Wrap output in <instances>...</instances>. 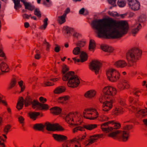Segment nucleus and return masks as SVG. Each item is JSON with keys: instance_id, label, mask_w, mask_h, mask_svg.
<instances>
[{"instance_id": "44", "label": "nucleus", "mask_w": 147, "mask_h": 147, "mask_svg": "<svg viewBox=\"0 0 147 147\" xmlns=\"http://www.w3.org/2000/svg\"><path fill=\"white\" fill-rule=\"evenodd\" d=\"M86 44V42L84 40L79 41L76 44V45L80 47H82L84 46Z\"/></svg>"}, {"instance_id": "58", "label": "nucleus", "mask_w": 147, "mask_h": 147, "mask_svg": "<svg viewBox=\"0 0 147 147\" xmlns=\"http://www.w3.org/2000/svg\"><path fill=\"white\" fill-rule=\"evenodd\" d=\"M100 120L102 121H106L108 120L109 118L106 116L103 115L100 117Z\"/></svg>"}, {"instance_id": "49", "label": "nucleus", "mask_w": 147, "mask_h": 147, "mask_svg": "<svg viewBox=\"0 0 147 147\" xmlns=\"http://www.w3.org/2000/svg\"><path fill=\"white\" fill-rule=\"evenodd\" d=\"M132 92L134 94L137 96H139L140 93L139 90L137 89H134L133 90Z\"/></svg>"}, {"instance_id": "30", "label": "nucleus", "mask_w": 147, "mask_h": 147, "mask_svg": "<svg viewBox=\"0 0 147 147\" xmlns=\"http://www.w3.org/2000/svg\"><path fill=\"white\" fill-rule=\"evenodd\" d=\"M124 111L123 108L121 107L118 106L116 107L114 111V114L116 115H118L122 114Z\"/></svg>"}, {"instance_id": "25", "label": "nucleus", "mask_w": 147, "mask_h": 147, "mask_svg": "<svg viewBox=\"0 0 147 147\" xmlns=\"http://www.w3.org/2000/svg\"><path fill=\"white\" fill-rule=\"evenodd\" d=\"M0 69L2 72H6L9 71V68L7 65L4 62L0 64Z\"/></svg>"}, {"instance_id": "38", "label": "nucleus", "mask_w": 147, "mask_h": 147, "mask_svg": "<svg viewBox=\"0 0 147 147\" xmlns=\"http://www.w3.org/2000/svg\"><path fill=\"white\" fill-rule=\"evenodd\" d=\"M14 3V8L16 9L20 8L21 6L20 4V1H21V0H12Z\"/></svg>"}, {"instance_id": "27", "label": "nucleus", "mask_w": 147, "mask_h": 147, "mask_svg": "<svg viewBox=\"0 0 147 147\" xmlns=\"http://www.w3.org/2000/svg\"><path fill=\"white\" fill-rule=\"evenodd\" d=\"M101 48L103 51L108 53H112L113 51V49L111 47L106 45H102Z\"/></svg>"}, {"instance_id": "22", "label": "nucleus", "mask_w": 147, "mask_h": 147, "mask_svg": "<svg viewBox=\"0 0 147 147\" xmlns=\"http://www.w3.org/2000/svg\"><path fill=\"white\" fill-rule=\"evenodd\" d=\"M73 31V28L67 26H64L63 28V32L67 36H70Z\"/></svg>"}, {"instance_id": "56", "label": "nucleus", "mask_w": 147, "mask_h": 147, "mask_svg": "<svg viewBox=\"0 0 147 147\" xmlns=\"http://www.w3.org/2000/svg\"><path fill=\"white\" fill-rule=\"evenodd\" d=\"M44 84L45 86H53L54 84L53 83H51L48 81H45L44 82Z\"/></svg>"}, {"instance_id": "36", "label": "nucleus", "mask_w": 147, "mask_h": 147, "mask_svg": "<svg viewBox=\"0 0 147 147\" xmlns=\"http://www.w3.org/2000/svg\"><path fill=\"white\" fill-rule=\"evenodd\" d=\"M69 98V97L68 96H66L63 97H61L58 99V101L59 102L63 103H64L67 101Z\"/></svg>"}, {"instance_id": "37", "label": "nucleus", "mask_w": 147, "mask_h": 147, "mask_svg": "<svg viewBox=\"0 0 147 147\" xmlns=\"http://www.w3.org/2000/svg\"><path fill=\"white\" fill-rule=\"evenodd\" d=\"M84 127L85 129L88 130H91L96 127L97 125L95 124H89L84 125Z\"/></svg>"}, {"instance_id": "59", "label": "nucleus", "mask_w": 147, "mask_h": 147, "mask_svg": "<svg viewBox=\"0 0 147 147\" xmlns=\"http://www.w3.org/2000/svg\"><path fill=\"white\" fill-rule=\"evenodd\" d=\"M127 14V13H125L119 14H118V17L119 18H123L125 17L126 16Z\"/></svg>"}, {"instance_id": "10", "label": "nucleus", "mask_w": 147, "mask_h": 147, "mask_svg": "<svg viewBox=\"0 0 147 147\" xmlns=\"http://www.w3.org/2000/svg\"><path fill=\"white\" fill-rule=\"evenodd\" d=\"M83 115L84 117L86 119L94 120L97 118L98 114L95 109H88L84 110Z\"/></svg>"}, {"instance_id": "41", "label": "nucleus", "mask_w": 147, "mask_h": 147, "mask_svg": "<svg viewBox=\"0 0 147 147\" xmlns=\"http://www.w3.org/2000/svg\"><path fill=\"white\" fill-rule=\"evenodd\" d=\"M48 19L47 18H45L43 21V24L40 26L39 28L41 30L45 29L48 25L47 21Z\"/></svg>"}, {"instance_id": "11", "label": "nucleus", "mask_w": 147, "mask_h": 147, "mask_svg": "<svg viewBox=\"0 0 147 147\" xmlns=\"http://www.w3.org/2000/svg\"><path fill=\"white\" fill-rule=\"evenodd\" d=\"M101 65L99 61L94 60L90 63L89 68L96 74L97 75L100 72Z\"/></svg>"}, {"instance_id": "29", "label": "nucleus", "mask_w": 147, "mask_h": 147, "mask_svg": "<svg viewBox=\"0 0 147 147\" xmlns=\"http://www.w3.org/2000/svg\"><path fill=\"white\" fill-rule=\"evenodd\" d=\"M51 112L54 114L58 115L61 112V109L59 107H55L50 109Z\"/></svg>"}, {"instance_id": "54", "label": "nucleus", "mask_w": 147, "mask_h": 147, "mask_svg": "<svg viewBox=\"0 0 147 147\" xmlns=\"http://www.w3.org/2000/svg\"><path fill=\"white\" fill-rule=\"evenodd\" d=\"M43 4L46 7H49L51 5V3L50 1H44Z\"/></svg>"}, {"instance_id": "60", "label": "nucleus", "mask_w": 147, "mask_h": 147, "mask_svg": "<svg viewBox=\"0 0 147 147\" xmlns=\"http://www.w3.org/2000/svg\"><path fill=\"white\" fill-rule=\"evenodd\" d=\"M70 11V9L68 7L67 8L66 10L65 11L63 15L66 17L67 15L69 13Z\"/></svg>"}, {"instance_id": "40", "label": "nucleus", "mask_w": 147, "mask_h": 147, "mask_svg": "<svg viewBox=\"0 0 147 147\" xmlns=\"http://www.w3.org/2000/svg\"><path fill=\"white\" fill-rule=\"evenodd\" d=\"M66 17L64 15L58 16L57 21L60 24H62L66 21L65 18Z\"/></svg>"}, {"instance_id": "16", "label": "nucleus", "mask_w": 147, "mask_h": 147, "mask_svg": "<svg viewBox=\"0 0 147 147\" xmlns=\"http://www.w3.org/2000/svg\"><path fill=\"white\" fill-rule=\"evenodd\" d=\"M80 58V59H77L76 57H72V59L74 61L75 63L76 62H83L86 61L87 59V55L86 53L82 51L81 53Z\"/></svg>"}, {"instance_id": "63", "label": "nucleus", "mask_w": 147, "mask_h": 147, "mask_svg": "<svg viewBox=\"0 0 147 147\" xmlns=\"http://www.w3.org/2000/svg\"><path fill=\"white\" fill-rule=\"evenodd\" d=\"M119 102L121 105L124 106L125 104L124 100L122 99H120Z\"/></svg>"}, {"instance_id": "2", "label": "nucleus", "mask_w": 147, "mask_h": 147, "mask_svg": "<svg viewBox=\"0 0 147 147\" xmlns=\"http://www.w3.org/2000/svg\"><path fill=\"white\" fill-rule=\"evenodd\" d=\"M65 120L69 127L73 128L72 131L74 133L77 132L78 131L83 130V128L78 125L82 122V117L80 113L75 112L68 114L65 116Z\"/></svg>"}, {"instance_id": "48", "label": "nucleus", "mask_w": 147, "mask_h": 147, "mask_svg": "<svg viewBox=\"0 0 147 147\" xmlns=\"http://www.w3.org/2000/svg\"><path fill=\"white\" fill-rule=\"evenodd\" d=\"M18 119L19 122L23 126L24 123V118L21 116H19Z\"/></svg>"}, {"instance_id": "4", "label": "nucleus", "mask_w": 147, "mask_h": 147, "mask_svg": "<svg viewBox=\"0 0 147 147\" xmlns=\"http://www.w3.org/2000/svg\"><path fill=\"white\" fill-rule=\"evenodd\" d=\"M131 126L128 125H125L124 127L123 131L117 130L109 134L108 136L114 139H120L125 142L128 138L129 134L128 131L131 128Z\"/></svg>"}, {"instance_id": "46", "label": "nucleus", "mask_w": 147, "mask_h": 147, "mask_svg": "<svg viewBox=\"0 0 147 147\" xmlns=\"http://www.w3.org/2000/svg\"><path fill=\"white\" fill-rule=\"evenodd\" d=\"M146 16L144 15H142L140 16L138 19V21L139 22H142L145 20Z\"/></svg>"}, {"instance_id": "12", "label": "nucleus", "mask_w": 147, "mask_h": 147, "mask_svg": "<svg viewBox=\"0 0 147 147\" xmlns=\"http://www.w3.org/2000/svg\"><path fill=\"white\" fill-rule=\"evenodd\" d=\"M45 127H46V129L48 131H54L58 130L63 131L64 129L57 124H51L49 123H46L45 124Z\"/></svg>"}, {"instance_id": "3", "label": "nucleus", "mask_w": 147, "mask_h": 147, "mask_svg": "<svg viewBox=\"0 0 147 147\" xmlns=\"http://www.w3.org/2000/svg\"><path fill=\"white\" fill-rule=\"evenodd\" d=\"M24 102L26 107L31 104L32 105V108L35 110L47 109L49 108L48 105L40 103L38 101L35 100L32 101L31 98L28 97L26 98L24 101L23 98L21 97L19 98L16 107L18 109L20 110L22 108L24 104Z\"/></svg>"}, {"instance_id": "21", "label": "nucleus", "mask_w": 147, "mask_h": 147, "mask_svg": "<svg viewBox=\"0 0 147 147\" xmlns=\"http://www.w3.org/2000/svg\"><path fill=\"white\" fill-rule=\"evenodd\" d=\"M53 136L55 140L59 142L63 141L67 139V137L63 135L54 134Z\"/></svg>"}, {"instance_id": "17", "label": "nucleus", "mask_w": 147, "mask_h": 147, "mask_svg": "<svg viewBox=\"0 0 147 147\" xmlns=\"http://www.w3.org/2000/svg\"><path fill=\"white\" fill-rule=\"evenodd\" d=\"M137 101L138 100H134L133 99V98L130 97L129 98V101L131 103L132 105H130L129 107L128 108V109L134 112L137 111L136 107H134V106H137V104H138V102H137Z\"/></svg>"}, {"instance_id": "20", "label": "nucleus", "mask_w": 147, "mask_h": 147, "mask_svg": "<svg viewBox=\"0 0 147 147\" xmlns=\"http://www.w3.org/2000/svg\"><path fill=\"white\" fill-rule=\"evenodd\" d=\"M129 84L127 81L124 80L119 83L118 87L121 90H123L125 89H127L129 88Z\"/></svg>"}, {"instance_id": "32", "label": "nucleus", "mask_w": 147, "mask_h": 147, "mask_svg": "<svg viewBox=\"0 0 147 147\" xmlns=\"http://www.w3.org/2000/svg\"><path fill=\"white\" fill-rule=\"evenodd\" d=\"M96 47V44L94 40L90 39V40L89 49L91 51L93 52Z\"/></svg>"}, {"instance_id": "55", "label": "nucleus", "mask_w": 147, "mask_h": 147, "mask_svg": "<svg viewBox=\"0 0 147 147\" xmlns=\"http://www.w3.org/2000/svg\"><path fill=\"white\" fill-rule=\"evenodd\" d=\"M16 81L15 79L13 80L10 85V88H11L14 87L16 85Z\"/></svg>"}, {"instance_id": "52", "label": "nucleus", "mask_w": 147, "mask_h": 147, "mask_svg": "<svg viewBox=\"0 0 147 147\" xmlns=\"http://www.w3.org/2000/svg\"><path fill=\"white\" fill-rule=\"evenodd\" d=\"M23 82L22 80L18 82V84L21 88V92L23 91L25 88L23 86Z\"/></svg>"}, {"instance_id": "6", "label": "nucleus", "mask_w": 147, "mask_h": 147, "mask_svg": "<svg viewBox=\"0 0 147 147\" xmlns=\"http://www.w3.org/2000/svg\"><path fill=\"white\" fill-rule=\"evenodd\" d=\"M62 80L63 81H67L68 86L72 88L77 87L80 83L78 77L72 71H69L68 73L64 75Z\"/></svg>"}, {"instance_id": "42", "label": "nucleus", "mask_w": 147, "mask_h": 147, "mask_svg": "<svg viewBox=\"0 0 147 147\" xmlns=\"http://www.w3.org/2000/svg\"><path fill=\"white\" fill-rule=\"evenodd\" d=\"M126 3L125 0H118L117 2V4L120 7H124Z\"/></svg>"}, {"instance_id": "39", "label": "nucleus", "mask_w": 147, "mask_h": 147, "mask_svg": "<svg viewBox=\"0 0 147 147\" xmlns=\"http://www.w3.org/2000/svg\"><path fill=\"white\" fill-rule=\"evenodd\" d=\"M1 132L0 131V147H5V145L3 143L5 141L6 139L7 138V137L5 134H3L4 139H2L1 138Z\"/></svg>"}, {"instance_id": "15", "label": "nucleus", "mask_w": 147, "mask_h": 147, "mask_svg": "<svg viewBox=\"0 0 147 147\" xmlns=\"http://www.w3.org/2000/svg\"><path fill=\"white\" fill-rule=\"evenodd\" d=\"M102 134H96L93 136H90L89 139H87L84 141V144L86 146H88L94 143L95 141L98 139L99 138L102 137Z\"/></svg>"}, {"instance_id": "23", "label": "nucleus", "mask_w": 147, "mask_h": 147, "mask_svg": "<svg viewBox=\"0 0 147 147\" xmlns=\"http://www.w3.org/2000/svg\"><path fill=\"white\" fill-rule=\"evenodd\" d=\"M141 25L140 24L136 23L132 26V32L134 36L137 34L140 29Z\"/></svg>"}, {"instance_id": "43", "label": "nucleus", "mask_w": 147, "mask_h": 147, "mask_svg": "<svg viewBox=\"0 0 147 147\" xmlns=\"http://www.w3.org/2000/svg\"><path fill=\"white\" fill-rule=\"evenodd\" d=\"M72 53L75 55H79L81 53L80 48L78 47H75L73 50Z\"/></svg>"}, {"instance_id": "53", "label": "nucleus", "mask_w": 147, "mask_h": 147, "mask_svg": "<svg viewBox=\"0 0 147 147\" xmlns=\"http://www.w3.org/2000/svg\"><path fill=\"white\" fill-rule=\"evenodd\" d=\"M35 52L36 54L35 56V58L36 59H39L40 58V52L38 50H36Z\"/></svg>"}, {"instance_id": "33", "label": "nucleus", "mask_w": 147, "mask_h": 147, "mask_svg": "<svg viewBox=\"0 0 147 147\" xmlns=\"http://www.w3.org/2000/svg\"><path fill=\"white\" fill-rule=\"evenodd\" d=\"M45 127L44 124H36L33 127V128L35 130L41 131L43 130Z\"/></svg>"}, {"instance_id": "62", "label": "nucleus", "mask_w": 147, "mask_h": 147, "mask_svg": "<svg viewBox=\"0 0 147 147\" xmlns=\"http://www.w3.org/2000/svg\"><path fill=\"white\" fill-rule=\"evenodd\" d=\"M0 57H3L4 59L5 58V55L2 50L1 49H0Z\"/></svg>"}, {"instance_id": "31", "label": "nucleus", "mask_w": 147, "mask_h": 147, "mask_svg": "<svg viewBox=\"0 0 147 147\" xmlns=\"http://www.w3.org/2000/svg\"><path fill=\"white\" fill-rule=\"evenodd\" d=\"M66 90L65 87L64 86H60L56 88L54 90L55 94H60L65 92Z\"/></svg>"}, {"instance_id": "50", "label": "nucleus", "mask_w": 147, "mask_h": 147, "mask_svg": "<svg viewBox=\"0 0 147 147\" xmlns=\"http://www.w3.org/2000/svg\"><path fill=\"white\" fill-rule=\"evenodd\" d=\"M34 14L39 17L41 16V14L39 9H36L34 11Z\"/></svg>"}, {"instance_id": "26", "label": "nucleus", "mask_w": 147, "mask_h": 147, "mask_svg": "<svg viewBox=\"0 0 147 147\" xmlns=\"http://www.w3.org/2000/svg\"><path fill=\"white\" fill-rule=\"evenodd\" d=\"M70 143H73V147H81V145L80 142L79 141L76 140V138L71 140H70L69 143L66 144L68 145V147H69V144Z\"/></svg>"}, {"instance_id": "47", "label": "nucleus", "mask_w": 147, "mask_h": 147, "mask_svg": "<svg viewBox=\"0 0 147 147\" xmlns=\"http://www.w3.org/2000/svg\"><path fill=\"white\" fill-rule=\"evenodd\" d=\"M108 14L111 16H112L114 17H118V13H117L116 11H109L108 12Z\"/></svg>"}, {"instance_id": "24", "label": "nucleus", "mask_w": 147, "mask_h": 147, "mask_svg": "<svg viewBox=\"0 0 147 147\" xmlns=\"http://www.w3.org/2000/svg\"><path fill=\"white\" fill-rule=\"evenodd\" d=\"M147 115V108L139 110L137 112V116L139 118L144 117Z\"/></svg>"}, {"instance_id": "35", "label": "nucleus", "mask_w": 147, "mask_h": 147, "mask_svg": "<svg viewBox=\"0 0 147 147\" xmlns=\"http://www.w3.org/2000/svg\"><path fill=\"white\" fill-rule=\"evenodd\" d=\"M69 70V68L65 64H63L62 66V69L61 72L62 74L63 77L64 75L68 73V72H67Z\"/></svg>"}, {"instance_id": "45", "label": "nucleus", "mask_w": 147, "mask_h": 147, "mask_svg": "<svg viewBox=\"0 0 147 147\" xmlns=\"http://www.w3.org/2000/svg\"><path fill=\"white\" fill-rule=\"evenodd\" d=\"M79 13L80 14L86 15L88 13V11L85 10L84 8H82L80 9L79 12Z\"/></svg>"}, {"instance_id": "14", "label": "nucleus", "mask_w": 147, "mask_h": 147, "mask_svg": "<svg viewBox=\"0 0 147 147\" xmlns=\"http://www.w3.org/2000/svg\"><path fill=\"white\" fill-rule=\"evenodd\" d=\"M128 4L129 8L134 11H137L140 8V3L137 0H128Z\"/></svg>"}, {"instance_id": "61", "label": "nucleus", "mask_w": 147, "mask_h": 147, "mask_svg": "<svg viewBox=\"0 0 147 147\" xmlns=\"http://www.w3.org/2000/svg\"><path fill=\"white\" fill-rule=\"evenodd\" d=\"M0 102H1L2 103L5 105H7V102L5 100H2V96L0 94Z\"/></svg>"}, {"instance_id": "64", "label": "nucleus", "mask_w": 147, "mask_h": 147, "mask_svg": "<svg viewBox=\"0 0 147 147\" xmlns=\"http://www.w3.org/2000/svg\"><path fill=\"white\" fill-rule=\"evenodd\" d=\"M40 101L42 103H44L47 101V99L45 98H44L42 97H40L39 98Z\"/></svg>"}, {"instance_id": "13", "label": "nucleus", "mask_w": 147, "mask_h": 147, "mask_svg": "<svg viewBox=\"0 0 147 147\" xmlns=\"http://www.w3.org/2000/svg\"><path fill=\"white\" fill-rule=\"evenodd\" d=\"M103 102L102 110L105 111H109L112 107V98H106L102 102Z\"/></svg>"}, {"instance_id": "8", "label": "nucleus", "mask_w": 147, "mask_h": 147, "mask_svg": "<svg viewBox=\"0 0 147 147\" xmlns=\"http://www.w3.org/2000/svg\"><path fill=\"white\" fill-rule=\"evenodd\" d=\"M120 127L119 124L114 121H109L102 123L100 125V128L103 131L109 132L114 131L115 129H117Z\"/></svg>"}, {"instance_id": "1", "label": "nucleus", "mask_w": 147, "mask_h": 147, "mask_svg": "<svg viewBox=\"0 0 147 147\" xmlns=\"http://www.w3.org/2000/svg\"><path fill=\"white\" fill-rule=\"evenodd\" d=\"M92 21L91 26L97 36L100 38H117L126 34L128 29L127 22L116 21L108 18Z\"/></svg>"}, {"instance_id": "34", "label": "nucleus", "mask_w": 147, "mask_h": 147, "mask_svg": "<svg viewBox=\"0 0 147 147\" xmlns=\"http://www.w3.org/2000/svg\"><path fill=\"white\" fill-rule=\"evenodd\" d=\"M28 115L31 119L35 120L37 116L39 115V113L36 112H30L28 113Z\"/></svg>"}, {"instance_id": "9", "label": "nucleus", "mask_w": 147, "mask_h": 147, "mask_svg": "<svg viewBox=\"0 0 147 147\" xmlns=\"http://www.w3.org/2000/svg\"><path fill=\"white\" fill-rule=\"evenodd\" d=\"M106 74L108 79L112 82L117 81L119 78L120 74L119 71L113 68H110L106 71Z\"/></svg>"}, {"instance_id": "19", "label": "nucleus", "mask_w": 147, "mask_h": 147, "mask_svg": "<svg viewBox=\"0 0 147 147\" xmlns=\"http://www.w3.org/2000/svg\"><path fill=\"white\" fill-rule=\"evenodd\" d=\"M96 94V91L93 89L87 91L84 94V96L87 98L91 99L94 98Z\"/></svg>"}, {"instance_id": "7", "label": "nucleus", "mask_w": 147, "mask_h": 147, "mask_svg": "<svg viewBox=\"0 0 147 147\" xmlns=\"http://www.w3.org/2000/svg\"><path fill=\"white\" fill-rule=\"evenodd\" d=\"M103 94L101 95L99 98L100 102H102L106 98H112L113 96L115 95L117 91L114 87L111 86H105L103 88Z\"/></svg>"}, {"instance_id": "18", "label": "nucleus", "mask_w": 147, "mask_h": 147, "mask_svg": "<svg viewBox=\"0 0 147 147\" xmlns=\"http://www.w3.org/2000/svg\"><path fill=\"white\" fill-rule=\"evenodd\" d=\"M114 65L117 68H123L127 66V64L125 60L123 59H119L116 61Z\"/></svg>"}, {"instance_id": "51", "label": "nucleus", "mask_w": 147, "mask_h": 147, "mask_svg": "<svg viewBox=\"0 0 147 147\" xmlns=\"http://www.w3.org/2000/svg\"><path fill=\"white\" fill-rule=\"evenodd\" d=\"M10 128V126L9 125H7V126H5L4 129V133L6 134H7Z\"/></svg>"}, {"instance_id": "5", "label": "nucleus", "mask_w": 147, "mask_h": 147, "mask_svg": "<svg viewBox=\"0 0 147 147\" xmlns=\"http://www.w3.org/2000/svg\"><path fill=\"white\" fill-rule=\"evenodd\" d=\"M141 54V51L137 48H132L129 50L126 55L129 66H131L134 65Z\"/></svg>"}, {"instance_id": "57", "label": "nucleus", "mask_w": 147, "mask_h": 147, "mask_svg": "<svg viewBox=\"0 0 147 147\" xmlns=\"http://www.w3.org/2000/svg\"><path fill=\"white\" fill-rule=\"evenodd\" d=\"M73 36L76 38H78L81 37V35L79 33L77 32H74L73 34Z\"/></svg>"}, {"instance_id": "28", "label": "nucleus", "mask_w": 147, "mask_h": 147, "mask_svg": "<svg viewBox=\"0 0 147 147\" xmlns=\"http://www.w3.org/2000/svg\"><path fill=\"white\" fill-rule=\"evenodd\" d=\"M21 2L24 3L26 9L32 11L34 8V6L32 5L30 3L26 2L25 0H21Z\"/></svg>"}]
</instances>
